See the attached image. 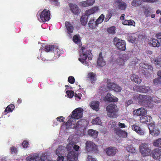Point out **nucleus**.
Returning a JSON list of instances; mask_svg holds the SVG:
<instances>
[{
    "label": "nucleus",
    "mask_w": 161,
    "mask_h": 161,
    "mask_svg": "<svg viewBox=\"0 0 161 161\" xmlns=\"http://www.w3.org/2000/svg\"><path fill=\"white\" fill-rule=\"evenodd\" d=\"M117 84H116L113 83L109 82L108 83V87L109 89L110 90H113V89H114L116 86Z\"/></svg>",
    "instance_id": "obj_49"
},
{
    "label": "nucleus",
    "mask_w": 161,
    "mask_h": 161,
    "mask_svg": "<svg viewBox=\"0 0 161 161\" xmlns=\"http://www.w3.org/2000/svg\"><path fill=\"white\" fill-rule=\"evenodd\" d=\"M135 112L134 114H135L136 115L139 116H141L142 117L144 116L147 114V110L146 109L144 108H141L138 109L136 110V112Z\"/></svg>",
    "instance_id": "obj_21"
},
{
    "label": "nucleus",
    "mask_w": 161,
    "mask_h": 161,
    "mask_svg": "<svg viewBox=\"0 0 161 161\" xmlns=\"http://www.w3.org/2000/svg\"><path fill=\"white\" fill-rule=\"evenodd\" d=\"M114 11L112 10H110L108 11V14L106 15V17L110 19L113 14Z\"/></svg>",
    "instance_id": "obj_52"
},
{
    "label": "nucleus",
    "mask_w": 161,
    "mask_h": 161,
    "mask_svg": "<svg viewBox=\"0 0 161 161\" xmlns=\"http://www.w3.org/2000/svg\"><path fill=\"white\" fill-rule=\"evenodd\" d=\"M15 108L14 104H11L8 105L5 109L4 113L5 114L12 111Z\"/></svg>",
    "instance_id": "obj_33"
},
{
    "label": "nucleus",
    "mask_w": 161,
    "mask_h": 161,
    "mask_svg": "<svg viewBox=\"0 0 161 161\" xmlns=\"http://www.w3.org/2000/svg\"><path fill=\"white\" fill-rule=\"evenodd\" d=\"M57 121L60 122H63L64 121V118L63 116H59L57 117Z\"/></svg>",
    "instance_id": "obj_59"
},
{
    "label": "nucleus",
    "mask_w": 161,
    "mask_h": 161,
    "mask_svg": "<svg viewBox=\"0 0 161 161\" xmlns=\"http://www.w3.org/2000/svg\"><path fill=\"white\" fill-rule=\"evenodd\" d=\"M140 98L141 100L140 104L142 105H144L146 107H149L150 105L152 98L149 96L143 95L141 96Z\"/></svg>",
    "instance_id": "obj_8"
},
{
    "label": "nucleus",
    "mask_w": 161,
    "mask_h": 161,
    "mask_svg": "<svg viewBox=\"0 0 161 161\" xmlns=\"http://www.w3.org/2000/svg\"><path fill=\"white\" fill-rule=\"evenodd\" d=\"M128 151L132 153H135L137 152V150L132 145H128L126 147Z\"/></svg>",
    "instance_id": "obj_36"
},
{
    "label": "nucleus",
    "mask_w": 161,
    "mask_h": 161,
    "mask_svg": "<svg viewBox=\"0 0 161 161\" xmlns=\"http://www.w3.org/2000/svg\"><path fill=\"white\" fill-rule=\"evenodd\" d=\"M83 109L80 108H76L71 113V117L75 119V121L76 119H79L82 118L83 115Z\"/></svg>",
    "instance_id": "obj_5"
},
{
    "label": "nucleus",
    "mask_w": 161,
    "mask_h": 161,
    "mask_svg": "<svg viewBox=\"0 0 161 161\" xmlns=\"http://www.w3.org/2000/svg\"><path fill=\"white\" fill-rule=\"evenodd\" d=\"M22 144L23 147L26 148L29 145V142L27 141L24 140Z\"/></svg>",
    "instance_id": "obj_56"
},
{
    "label": "nucleus",
    "mask_w": 161,
    "mask_h": 161,
    "mask_svg": "<svg viewBox=\"0 0 161 161\" xmlns=\"http://www.w3.org/2000/svg\"><path fill=\"white\" fill-rule=\"evenodd\" d=\"M149 43H150L153 47H158L160 46V43L159 42H158L157 40L154 39H152V40L150 41Z\"/></svg>",
    "instance_id": "obj_38"
},
{
    "label": "nucleus",
    "mask_w": 161,
    "mask_h": 161,
    "mask_svg": "<svg viewBox=\"0 0 161 161\" xmlns=\"http://www.w3.org/2000/svg\"><path fill=\"white\" fill-rule=\"evenodd\" d=\"M139 150L142 155L143 156H147L151 151V149L149 147L147 143H142L139 147Z\"/></svg>",
    "instance_id": "obj_3"
},
{
    "label": "nucleus",
    "mask_w": 161,
    "mask_h": 161,
    "mask_svg": "<svg viewBox=\"0 0 161 161\" xmlns=\"http://www.w3.org/2000/svg\"><path fill=\"white\" fill-rule=\"evenodd\" d=\"M78 155V153L75 151H69L66 156L67 161H77Z\"/></svg>",
    "instance_id": "obj_11"
},
{
    "label": "nucleus",
    "mask_w": 161,
    "mask_h": 161,
    "mask_svg": "<svg viewBox=\"0 0 161 161\" xmlns=\"http://www.w3.org/2000/svg\"><path fill=\"white\" fill-rule=\"evenodd\" d=\"M65 25L67 30L68 36L69 38H70L72 37V36L70 33L73 32L74 30V27L70 23L68 22H65Z\"/></svg>",
    "instance_id": "obj_15"
},
{
    "label": "nucleus",
    "mask_w": 161,
    "mask_h": 161,
    "mask_svg": "<svg viewBox=\"0 0 161 161\" xmlns=\"http://www.w3.org/2000/svg\"><path fill=\"white\" fill-rule=\"evenodd\" d=\"M80 38L78 35H75L73 38V41L75 43L80 44L81 42Z\"/></svg>",
    "instance_id": "obj_37"
},
{
    "label": "nucleus",
    "mask_w": 161,
    "mask_h": 161,
    "mask_svg": "<svg viewBox=\"0 0 161 161\" xmlns=\"http://www.w3.org/2000/svg\"><path fill=\"white\" fill-rule=\"evenodd\" d=\"M53 46H46L44 48V49L45 51L47 52H49L50 51H52L53 50Z\"/></svg>",
    "instance_id": "obj_51"
},
{
    "label": "nucleus",
    "mask_w": 161,
    "mask_h": 161,
    "mask_svg": "<svg viewBox=\"0 0 161 161\" xmlns=\"http://www.w3.org/2000/svg\"><path fill=\"white\" fill-rule=\"evenodd\" d=\"M88 25L90 28H95V25H96L95 22L94 23V20L93 19H90Z\"/></svg>",
    "instance_id": "obj_44"
},
{
    "label": "nucleus",
    "mask_w": 161,
    "mask_h": 161,
    "mask_svg": "<svg viewBox=\"0 0 161 161\" xmlns=\"http://www.w3.org/2000/svg\"><path fill=\"white\" fill-rule=\"evenodd\" d=\"M104 15L103 14H101L95 21L96 25H98L102 22L104 19Z\"/></svg>",
    "instance_id": "obj_39"
},
{
    "label": "nucleus",
    "mask_w": 161,
    "mask_h": 161,
    "mask_svg": "<svg viewBox=\"0 0 161 161\" xmlns=\"http://www.w3.org/2000/svg\"><path fill=\"white\" fill-rule=\"evenodd\" d=\"M58 157L57 158V161H64V156L61 155H57Z\"/></svg>",
    "instance_id": "obj_58"
},
{
    "label": "nucleus",
    "mask_w": 161,
    "mask_h": 161,
    "mask_svg": "<svg viewBox=\"0 0 161 161\" xmlns=\"http://www.w3.org/2000/svg\"><path fill=\"white\" fill-rule=\"evenodd\" d=\"M143 96V95H136L134 94L133 95V99L135 100L137 99L138 100V102L140 104V103L141 101V100H140V96Z\"/></svg>",
    "instance_id": "obj_53"
},
{
    "label": "nucleus",
    "mask_w": 161,
    "mask_h": 161,
    "mask_svg": "<svg viewBox=\"0 0 161 161\" xmlns=\"http://www.w3.org/2000/svg\"><path fill=\"white\" fill-rule=\"evenodd\" d=\"M52 3L53 4L58 6L59 4V3L58 1V0H50Z\"/></svg>",
    "instance_id": "obj_61"
},
{
    "label": "nucleus",
    "mask_w": 161,
    "mask_h": 161,
    "mask_svg": "<svg viewBox=\"0 0 161 161\" xmlns=\"http://www.w3.org/2000/svg\"><path fill=\"white\" fill-rule=\"evenodd\" d=\"M95 2V0H87L80 2L79 3V5L81 7H88L94 4Z\"/></svg>",
    "instance_id": "obj_18"
},
{
    "label": "nucleus",
    "mask_w": 161,
    "mask_h": 161,
    "mask_svg": "<svg viewBox=\"0 0 161 161\" xmlns=\"http://www.w3.org/2000/svg\"><path fill=\"white\" fill-rule=\"evenodd\" d=\"M137 91L143 93H147L149 90V87L148 86H137Z\"/></svg>",
    "instance_id": "obj_25"
},
{
    "label": "nucleus",
    "mask_w": 161,
    "mask_h": 161,
    "mask_svg": "<svg viewBox=\"0 0 161 161\" xmlns=\"http://www.w3.org/2000/svg\"><path fill=\"white\" fill-rule=\"evenodd\" d=\"M79 53L80 56L78 59L82 63L87 64L86 60L87 57L89 60L92 59V55L90 51L87 50L85 47H80L79 50Z\"/></svg>",
    "instance_id": "obj_1"
},
{
    "label": "nucleus",
    "mask_w": 161,
    "mask_h": 161,
    "mask_svg": "<svg viewBox=\"0 0 161 161\" xmlns=\"http://www.w3.org/2000/svg\"><path fill=\"white\" fill-rule=\"evenodd\" d=\"M69 5L71 11L74 14L78 15L79 14L80 10L76 5L70 3Z\"/></svg>",
    "instance_id": "obj_20"
},
{
    "label": "nucleus",
    "mask_w": 161,
    "mask_h": 161,
    "mask_svg": "<svg viewBox=\"0 0 161 161\" xmlns=\"http://www.w3.org/2000/svg\"><path fill=\"white\" fill-rule=\"evenodd\" d=\"M153 62L156 65L161 66V57H159L153 60Z\"/></svg>",
    "instance_id": "obj_42"
},
{
    "label": "nucleus",
    "mask_w": 161,
    "mask_h": 161,
    "mask_svg": "<svg viewBox=\"0 0 161 161\" xmlns=\"http://www.w3.org/2000/svg\"><path fill=\"white\" fill-rule=\"evenodd\" d=\"M152 157L155 159L160 158L161 156V149L156 148L153 150L151 153Z\"/></svg>",
    "instance_id": "obj_14"
},
{
    "label": "nucleus",
    "mask_w": 161,
    "mask_h": 161,
    "mask_svg": "<svg viewBox=\"0 0 161 161\" xmlns=\"http://www.w3.org/2000/svg\"><path fill=\"white\" fill-rule=\"evenodd\" d=\"M114 131L117 135L120 137L124 136L126 134L125 131H124L119 128H115Z\"/></svg>",
    "instance_id": "obj_26"
},
{
    "label": "nucleus",
    "mask_w": 161,
    "mask_h": 161,
    "mask_svg": "<svg viewBox=\"0 0 161 161\" xmlns=\"http://www.w3.org/2000/svg\"><path fill=\"white\" fill-rule=\"evenodd\" d=\"M97 64L98 66L100 67H103L106 64L105 61L103 58L101 53L99 54L97 61Z\"/></svg>",
    "instance_id": "obj_22"
},
{
    "label": "nucleus",
    "mask_w": 161,
    "mask_h": 161,
    "mask_svg": "<svg viewBox=\"0 0 161 161\" xmlns=\"http://www.w3.org/2000/svg\"><path fill=\"white\" fill-rule=\"evenodd\" d=\"M140 66L144 69L150 70V71L152 70V67L151 66L148 65L143 63H141Z\"/></svg>",
    "instance_id": "obj_41"
},
{
    "label": "nucleus",
    "mask_w": 161,
    "mask_h": 161,
    "mask_svg": "<svg viewBox=\"0 0 161 161\" xmlns=\"http://www.w3.org/2000/svg\"><path fill=\"white\" fill-rule=\"evenodd\" d=\"M105 151L106 154L109 156H113L117 153V149L114 147H109L105 148Z\"/></svg>",
    "instance_id": "obj_12"
},
{
    "label": "nucleus",
    "mask_w": 161,
    "mask_h": 161,
    "mask_svg": "<svg viewBox=\"0 0 161 161\" xmlns=\"http://www.w3.org/2000/svg\"><path fill=\"white\" fill-rule=\"evenodd\" d=\"M132 129L138 134L143 135L145 134L144 130L141 128L138 125L134 124L131 126Z\"/></svg>",
    "instance_id": "obj_13"
},
{
    "label": "nucleus",
    "mask_w": 161,
    "mask_h": 161,
    "mask_svg": "<svg viewBox=\"0 0 161 161\" xmlns=\"http://www.w3.org/2000/svg\"><path fill=\"white\" fill-rule=\"evenodd\" d=\"M27 161H41L38 154L30 155L26 158Z\"/></svg>",
    "instance_id": "obj_23"
},
{
    "label": "nucleus",
    "mask_w": 161,
    "mask_h": 161,
    "mask_svg": "<svg viewBox=\"0 0 161 161\" xmlns=\"http://www.w3.org/2000/svg\"><path fill=\"white\" fill-rule=\"evenodd\" d=\"M98 10V8L97 7H94L92 8L86 10L84 14L88 17L89 15L94 14Z\"/></svg>",
    "instance_id": "obj_29"
},
{
    "label": "nucleus",
    "mask_w": 161,
    "mask_h": 161,
    "mask_svg": "<svg viewBox=\"0 0 161 161\" xmlns=\"http://www.w3.org/2000/svg\"><path fill=\"white\" fill-rule=\"evenodd\" d=\"M140 119L142 120H143L142 122L144 123H145L147 124H150L151 123V119H152L151 117L150 116H145L141 117Z\"/></svg>",
    "instance_id": "obj_28"
},
{
    "label": "nucleus",
    "mask_w": 161,
    "mask_h": 161,
    "mask_svg": "<svg viewBox=\"0 0 161 161\" xmlns=\"http://www.w3.org/2000/svg\"><path fill=\"white\" fill-rule=\"evenodd\" d=\"M116 28L115 27L113 26L109 27L107 31L110 34H114L115 33Z\"/></svg>",
    "instance_id": "obj_45"
},
{
    "label": "nucleus",
    "mask_w": 161,
    "mask_h": 161,
    "mask_svg": "<svg viewBox=\"0 0 161 161\" xmlns=\"http://www.w3.org/2000/svg\"><path fill=\"white\" fill-rule=\"evenodd\" d=\"M62 148V147H59L56 150L55 153L57 155H62L64 151Z\"/></svg>",
    "instance_id": "obj_43"
},
{
    "label": "nucleus",
    "mask_w": 161,
    "mask_h": 161,
    "mask_svg": "<svg viewBox=\"0 0 161 161\" xmlns=\"http://www.w3.org/2000/svg\"><path fill=\"white\" fill-rule=\"evenodd\" d=\"M154 85L158 86L161 85V81H153Z\"/></svg>",
    "instance_id": "obj_63"
},
{
    "label": "nucleus",
    "mask_w": 161,
    "mask_h": 161,
    "mask_svg": "<svg viewBox=\"0 0 161 161\" xmlns=\"http://www.w3.org/2000/svg\"><path fill=\"white\" fill-rule=\"evenodd\" d=\"M40 19L38 20L40 22H45L48 21L50 18V13L49 10L47 9L44 10L39 14Z\"/></svg>",
    "instance_id": "obj_7"
},
{
    "label": "nucleus",
    "mask_w": 161,
    "mask_h": 161,
    "mask_svg": "<svg viewBox=\"0 0 161 161\" xmlns=\"http://www.w3.org/2000/svg\"><path fill=\"white\" fill-rule=\"evenodd\" d=\"M107 112V115L109 117L114 118L117 117L119 109L117 106L114 103L110 104L106 108Z\"/></svg>",
    "instance_id": "obj_2"
},
{
    "label": "nucleus",
    "mask_w": 161,
    "mask_h": 161,
    "mask_svg": "<svg viewBox=\"0 0 161 161\" xmlns=\"http://www.w3.org/2000/svg\"><path fill=\"white\" fill-rule=\"evenodd\" d=\"M41 161H47V157L45 153H42V156L40 157Z\"/></svg>",
    "instance_id": "obj_50"
},
{
    "label": "nucleus",
    "mask_w": 161,
    "mask_h": 161,
    "mask_svg": "<svg viewBox=\"0 0 161 161\" xmlns=\"http://www.w3.org/2000/svg\"><path fill=\"white\" fill-rule=\"evenodd\" d=\"M88 18V16L85 14L81 17L80 18V22L82 25H85L86 24L87 22Z\"/></svg>",
    "instance_id": "obj_32"
},
{
    "label": "nucleus",
    "mask_w": 161,
    "mask_h": 161,
    "mask_svg": "<svg viewBox=\"0 0 161 161\" xmlns=\"http://www.w3.org/2000/svg\"><path fill=\"white\" fill-rule=\"evenodd\" d=\"M113 4L116 6H118L121 10H124L126 8V3L120 0H116Z\"/></svg>",
    "instance_id": "obj_17"
},
{
    "label": "nucleus",
    "mask_w": 161,
    "mask_h": 161,
    "mask_svg": "<svg viewBox=\"0 0 161 161\" xmlns=\"http://www.w3.org/2000/svg\"><path fill=\"white\" fill-rule=\"evenodd\" d=\"M131 4L133 7H138L141 4V1L140 0H134Z\"/></svg>",
    "instance_id": "obj_40"
},
{
    "label": "nucleus",
    "mask_w": 161,
    "mask_h": 161,
    "mask_svg": "<svg viewBox=\"0 0 161 161\" xmlns=\"http://www.w3.org/2000/svg\"><path fill=\"white\" fill-rule=\"evenodd\" d=\"M130 57V55L129 54H124L120 55L117 60L118 64L119 66H122L123 68L124 66L125 61L128 60Z\"/></svg>",
    "instance_id": "obj_10"
},
{
    "label": "nucleus",
    "mask_w": 161,
    "mask_h": 161,
    "mask_svg": "<svg viewBox=\"0 0 161 161\" xmlns=\"http://www.w3.org/2000/svg\"><path fill=\"white\" fill-rule=\"evenodd\" d=\"M11 150L12 153H15L17 152V149L16 147H12L11 148Z\"/></svg>",
    "instance_id": "obj_64"
},
{
    "label": "nucleus",
    "mask_w": 161,
    "mask_h": 161,
    "mask_svg": "<svg viewBox=\"0 0 161 161\" xmlns=\"http://www.w3.org/2000/svg\"><path fill=\"white\" fill-rule=\"evenodd\" d=\"M74 144V142H71L69 143L67 145V148L68 150H70L72 149L73 145Z\"/></svg>",
    "instance_id": "obj_54"
},
{
    "label": "nucleus",
    "mask_w": 161,
    "mask_h": 161,
    "mask_svg": "<svg viewBox=\"0 0 161 161\" xmlns=\"http://www.w3.org/2000/svg\"><path fill=\"white\" fill-rule=\"evenodd\" d=\"M101 120L99 117H97L92 120V123L93 124H100L101 123Z\"/></svg>",
    "instance_id": "obj_47"
},
{
    "label": "nucleus",
    "mask_w": 161,
    "mask_h": 161,
    "mask_svg": "<svg viewBox=\"0 0 161 161\" xmlns=\"http://www.w3.org/2000/svg\"><path fill=\"white\" fill-rule=\"evenodd\" d=\"M86 149L88 152H92L94 153L98 152L97 146L92 142L87 141L86 143Z\"/></svg>",
    "instance_id": "obj_6"
},
{
    "label": "nucleus",
    "mask_w": 161,
    "mask_h": 161,
    "mask_svg": "<svg viewBox=\"0 0 161 161\" xmlns=\"http://www.w3.org/2000/svg\"><path fill=\"white\" fill-rule=\"evenodd\" d=\"M149 130L150 134L153 136H156L158 135L160 133L159 130L156 128H153V126H151L149 128Z\"/></svg>",
    "instance_id": "obj_27"
},
{
    "label": "nucleus",
    "mask_w": 161,
    "mask_h": 161,
    "mask_svg": "<svg viewBox=\"0 0 161 161\" xmlns=\"http://www.w3.org/2000/svg\"><path fill=\"white\" fill-rule=\"evenodd\" d=\"M87 78L90 80H97L96 75L93 72L89 73L87 75Z\"/></svg>",
    "instance_id": "obj_34"
},
{
    "label": "nucleus",
    "mask_w": 161,
    "mask_h": 161,
    "mask_svg": "<svg viewBox=\"0 0 161 161\" xmlns=\"http://www.w3.org/2000/svg\"><path fill=\"white\" fill-rule=\"evenodd\" d=\"M66 93L69 98H72L74 95V92L71 90L67 91Z\"/></svg>",
    "instance_id": "obj_48"
},
{
    "label": "nucleus",
    "mask_w": 161,
    "mask_h": 161,
    "mask_svg": "<svg viewBox=\"0 0 161 161\" xmlns=\"http://www.w3.org/2000/svg\"><path fill=\"white\" fill-rule=\"evenodd\" d=\"M105 101L108 102H115L118 101V98L115 97L113 96L111 93H108L104 97Z\"/></svg>",
    "instance_id": "obj_16"
},
{
    "label": "nucleus",
    "mask_w": 161,
    "mask_h": 161,
    "mask_svg": "<svg viewBox=\"0 0 161 161\" xmlns=\"http://www.w3.org/2000/svg\"><path fill=\"white\" fill-rule=\"evenodd\" d=\"M88 134L92 137L96 138L97 137L98 132L92 129H90L88 131Z\"/></svg>",
    "instance_id": "obj_30"
},
{
    "label": "nucleus",
    "mask_w": 161,
    "mask_h": 161,
    "mask_svg": "<svg viewBox=\"0 0 161 161\" xmlns=\"http://www.w3.org/2000/svg\"><path fill=\"white\" fill-rule=\"evenodd\" d=\"M129 22H128L129 24L128 25H133L135 26V23L132 20H129Z\"/></svg>",
    "instance_id": "obj_62"
},
{
    "label": "nucleus",
    "mask_w": 161,
    "mask_h": 161,
    "mask_svg": "<svg viewBox=\"0 0 161 161\" xmlns=\"http://www.w3.org/2000/svg\"><path fill=\"white\" fill-rule=\"evenodd\" d=\"M86 161H97L95 158H93L92 156L88 155Z\"/></svg>",
    "instance_id": "obj_55"
},
{
    "label": "nucleus",
    "mask_w": 161,
    "mask_h": 161,
    "mask_svg": "<svg viewBox=\"0 0 161 161\" xmlns=\"http://www.w3.org/2000/svg\"><path fill=\"white\" fill-rule=\"evenodd\" d=\"M114 43L118 49L121 50H125L126 44L124 41L115 37L114 39Z\"/></svg>",
    "instance_id": "obj_4"
},
{
    "label": "nucleus",
    "mask_w": 161,
    "mask_h": 161,
    "mask_svg": "<svg viewBox=\"0 0 161 161\" xmlns=\"http://www.w3.org/2000/svg\"><path fill=\"white\" fill-rule=\"evenodd\" d=\"M87 124V122L86 120L81 119L79 120L75 124V122L74 124L75 125L74 128L77 130L80 131V129L82 130L86 125Z\"/></svg>",
    "instance_id": "obj_9"
},
{
    "label": "nucleus",
    "mask_w": 161,
    "mask_h": 161,
    "mask_svg": "<svg viewBox=\"0 0 161 161\" xmlns=\"http://www.w3.org/2000/svg\"><path fill=\"white\" fill-rule=\"evenodd\" d=\"M53 51L55 52V53H57V57H58L60 56V50L58 48L57 46H53Z\"/></svg>",
    "instance_id": "obj_46"
},
{
    "label": "nucleus",
    "mask_w": 161,
    "mask_h": 161,
    "mask_svg": "<svg viewBox=\"0 0 161 161\" xmlns=\"http://www.w3.org/2000/svg\"><path fill=\"white\" fill-rule=\"evenodd\" d=\"M113 90L116 92H119L121 90V88L117 85Z\"/></svg>",
    "instance_id": "obj_57"
},
{
    "label": "nucleus",
    "mask_w": 161,
    "mask_h": 161,
    "mask_svg": "<svg viewBox=\"0 0 161 161\" xmlns=\"http://www.w3.org/2000/svg\"><path fill=\"white\" fill-rule=\"evenodd\" d=\"M75 122V119L70 117V118H69L65 124L66 128L68 129L74 128L75 125L74 124Z\"/></svg>",
    "instance_id": "obj_19"
},
{
    "label": "nucleus",
    "mask_w": 161,
    "mask_h": 161,
    "mask_svg": "<svg viewBox=\"0 0 161 161\" xmlns=\"http://www.w3.org/2000/svg\"><path fill=\"white\" fill-rule=\"evenodd\" d=\"M143 8H144V13L147 17L149 16L150 14L151 13L152 9L151 8L148 6H143Z\"/></svg>",
    "instance_id": "obj_31"
},
{
    "label": "nucleus",
    "mask_w": 161,
    "mask_h": 161,
    "mask_svg": "<svg viewBox=\"0 0 161 161\" xmlns=\"http://www.w3.org/2000/svg\"><path fill=\"white\" fill-rule=\"evenodd\" d=\"M81 94L80 93H78V94L75 93L74 95L75 99L76 100L80 99H81Z\"/></svg>",
    "instance_id": "obj_60"
},
{
    "label": "nucleus",
    "mask_w": 161,
    "mask_h": 161,
    "mask_svg": "<svg viewBox=\"0 0 161 161\" xmlns=\"http://www.w3.org/2000/svg\"><path fill=\"white\" fill-rule=\"evenodd\" d=\"M99 102L98 101H92L90 104V107L93 110L96 111L99 109Z\"/></svg>",
    "instance_id": "obj_24"
},
{
    "label": "nucleus",
    "mask_w": 161,
    "mask_h": 161,
    "mask_svg": "<svg viewBox=\"0 0 161 161\" xmlns=\"http://www.w3.org/2000/svg\"><path fill=\"white\" fill-rule=\"evenodd\" d=\"M153 144L155 147L161 148V138L154 140L153 142Z\"/></svg>",
    "instance_id": "obj_35"
}]
</instances>
